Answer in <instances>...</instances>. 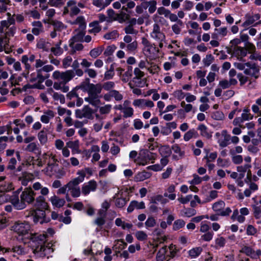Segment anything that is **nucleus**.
Here are the masks:
<instances>
[{"instance_id": "obj_16", "label": "nucleus", "mask_w": 261, "mask_h": 261, "mask_svg": "<svg viewBox=\"0 0 261 261\" xmlns=\"http://www.w3.org/2000/svg\"><path fill=\"white\" fill-rule=\"evenodd\" d=\"M97 182L94 180H90L88 182L84 184L82 187V192L84 195L89 194L90 192H93L97 189Z\"/></svg>"}, {"instance_id": "obj_13", "label": "nucleus", "mask_w": 261, "mask_h": 261, "mask_svg": "<svg viewBox=\"0 0 261 261\" xmlns=\"http://www.w3.org/2000/svg\"><path fill=\"white\" fill-rule=\"evenodd\" d=\"M93 114V110L89 106H85L82 110H77L75 115L77 118L91 119Z\"/></svg>"}, {"instance_id": "obj_9", "label": "nucleus", "mask_w": 261, "mask_h": 261, "mask_svg": "<svg viewBox=\"0 0 261 261\" xmlns=\"http://www.w3.org/2000/svg\"><path fill=\"white\" fill-rule=\"evenodd\" d=\"M31 217L35 223H47L49 219L46 218L45 212L42 210H36L30 212Z\"/></svg>"}, {"instance_id": "obj_49", "label": "nucleus", "mask_w": 261, "mask_h": 261, "mask_svg": "<svg viewBox=\"0 0 261 261\" xmlns=\"http://www.w3.org/2000/svg\"><path fill=\"white\" fill-rule=\"evenodd\" d=\"M10 5V1L0 0V13H3L6 12L8 9V6Z\"/></svg>"}, {"instance_id": "obj_19", "label": "nucleus", "mask_w": 261, "mask_h": 261, "mask_svg": "<svg viewBox=\"0 0 261 261\" xmlns=\"http://www.w3.org/2000/svg\"><path fill=\"white\" fill-rule=\"evenodd\" d=\"M48 129L47 128L43 127L37 134V138L40 143L43 145L47 143L48 141Z\"/></svg>"}, {"instance_id": "obj_25", "label": "nucleus", "mask_w": 261, "mask_h": 261, "mask_svg": "<svg viewBox=\"0 0 261 261\" xmlns=\"http://www.w3.org/2000/svg\"><path fill=\"white\" fill-rule=\"evenodd\" d=\"M72 25L78 24L79 25V29L84 30L86 28V21L85 18L83 16H79L72 21L70 22Z\"/></svg>"}, {"instance_id": "obj_14", "label": "nucleus", "mask_w": 261, "mask_h": 261, "mask_svg": "<svg viewBox=\"0 0 261 261\" xmlns=\"http://www.w3.org/2000/svg\"><path fill=\"white\" fill-rule=\"evenodd\" d=\"M45 195H41L38 197L35 198V201L32 205L37 208L36 210H47L48 205L47 203L46 202L45 198H44Z\"/></svg>"}, {"instance_id": "obj_58", "label": "nucleus", "mask_w": 261, "mask_h": 261, "mask_svg": "<svg viewBox=\"0 0 261 261\" xmlns=\"http://www.w3.org/2000/svg\"><path fill=\"white\" fill-rule=\"evenodd\" d=\"M68 190L70 191L71 195L73 197H79L81 195L80 187H68Z\"/></svg>"}, {"instance_id": "obj_46", "label": "nucleus", "mask_w": 261, "mask_h": 261, "mask_svg": "<svg viewBox=\"0 0 261 261\" xmlns=\"http://www.w3.org/2000/svg\"><path fill=\"white\" fill-rule=\"evenodd\" d=\"M183 25L184 23L182 21H178V22L172 25V30L175 34L178 35L180 33Z\"/></svg>"}, {"instance_id": "obj_27", "label": "nucleus", "mask_w": 261, "mask_h": 261, "mask_svg": "<svg viewBox=\"0 0 261 261\" xmlns=\"http://www.w3.org/2000/svg\"><path fill=\"white\" fill-rule=\"evenodd\" d=\"M50 200L54 206L58 208L62 207L65 203L64 199L60 198L56 195L51 197Z\"/></svg>"}, {"instance_id": "obj_55", "label": "nucleus", "mask_w": 261, "mask_h": 261, "mask_svg": "<svg viewBox=\"0 0 261 261\" xmlns=\"http://www.w3.org/2000/svg\"><path fill=\"white\" fill-rule=\"evenodd\" d=\"M185 222L181 219H178L174 221L173 225V229L177 230L180 228L184 227L185 225Z\"/></svg>"}, {"instance_id": "obj_32", "label": "nucleus", "mask_w": 261, "mask_h": 261, "mask_svg": "<svg viewBox=\"0 0 261 261\" xmlns=\"http://www.w3.org/2000/svg\"><path fill=\"white\" fill-rule=\"evenodd\" d=\"M76 2L74 1H69L67 3V7H70V16L76 15L80 12V9L75 6Z\"/></svg>"}, {"instance_id": "obj_29", "label": "nucleus", "mask_w": 261, "mask_h": 261, "mask_svg": "<svg viewBox=\"0 0 261 261\" xmlns=\"http://www.w3.org/2000/svg\"><path fill=\"white\" fill-rule=\"evenodd\" d=\"M75 34L69 41L79 42L83 41V38L85 35L84 30H75Z\"/></svg>"}, {"instance_id": "obj_59", "label": "nucleus", "mask_w": 261, "mask_h": 261, "mask_svg": "<svg viewBox=\"0 0 261 261\" xmlns=\"http://www.w3.org/2000/svg\"><path fill=\"white\" fill-rule=\"evenodd\" d=\"M153 202L157 203L158 202H160L162 204H165L168 202V200L164 198L163 196L161 195H158L153 197L152 199Z\"/></svg>"}, {"instance_id": "obj_2", "label": "nucleus", "mask_w": 261, "mask_h": 261, "mask_svg": "<svg viewBox=\"0 0 261 261\" xmlns=\"http://www.w3.org/2000/svg\"><path fill=\"white\" fill-rule=\"evenodd\" d=\"M74 77L73 70H67L65 71L56 70L52 74V78L55 81L53 88L57 90H61L64 93L67 92L69 90V87L67 84Z\"/></svg>"}, {"instance_id": "obj_24", "label": "nucleus", "mask_w": 261, "mask_h": 261, "mask_svg": "<svg viewBox=\"0 0 261 261\" xmlns=\"http://www.w3.org/2000/svg\"><path fill=\"white\" fill-rule=\"evenodd\" d=\"M168 252L167 247L166 246L163 247L158 252L156 256V261H164L168 260L167 255L166 253Z\"/></svg>"}, {"instance_id": "obj_44", "label": "nucleus", "mask_w": 261, "mask_h": 261, "mask_svg": "<svg viewBox=\"0 0 261 261\" xmlns=\"http://www.w3.org/2000/svg\"><path fill=\"white\" fill-rule=\"evenodd\" d=\"M134 72L135 77H133L132 82L135 83H137V80L141 79V78L144 76V73L139 68H135Z\"/></svg>"}, {"instance_id": "obj_28", "label": "nucleus", "mask_w": 261, "mask_h": 261, "mask_svg": "<svg viewBox=\"0 0 261 261\" xmlns=\"http://www.w3.org/2000/svg\"><path fill=\"white\" fill-rule=\"evenodd\" d=\"M152 174L151 172L143 170L139 172L135 177V180L137 181H141L150 178Z\"/></svg>"}, {"instance_id": "obj_8", "label": "nucleus", "mask_w": 261, "mask_h": 261, "mask_svg": "<svg viewBox=\"0 0 261 261\" xmlns=\"http://www.w3.org/2000/svg\"><path fill=\"white\" fill-rule=\"evenodd\" d=\"M156 1H147V0L141 3L139 5L136 7V12L138 14H141L143 12L144 10H146L148 8V12L149 13H153L156 9Z\"/></svg>"}, {"instance_id": "obj_36", "label": "nucleus", "mask_w": 261, "mask_h": 261, "mask_svg": "<svg viewBox=\"0 0 261 261\" xmlns=\"http://www.w3.org/2000/svg\"><path fill=\"white\" fill-rule=\"evenodd\" d=\"M77 42L69 41V46L71 48V54L73 55L77 51L83 50L84 46L81 43H75Z\"/></svg>"}, {"instance_id": "obj_51", "label": "nucleus", "mask_w": 261, "mask_h": 261, "mask_svg": "<svg viewBox=\"0 0 261 261\" xmlns=\"http://www.w3.org/2000/svg\"><path fill=\"white\" fill-rule=\"evenodd\" d=\"M134 162L139 165L145 166L148 162L144 157H143L142 150L140 152L139 156L134 160Z\"/></svg>"}, {"instance_id": "obj_57", "label": "nucleus", "mask_w": 261, "mask_h": 261, "mask_svg": "<svg viewBox=\"0 0 261 261\" xmlns=\"http://www.w3.org/2000/svg\"><path fill=\"white\" fill-rule=\"evenodd\" d=\"M230 141H231V136L229 135L224 137L223 140H219L218 143L220 147L223 148L226 147L229 144Z\"/></svg>"}, {"instance_id": "obj_45", "label": "nucleus", "mask_w": 261, "mask_h": 261, "mask_svg": "<svg viewBox=\"0 0 261 261\" xmlns=\"http://www.w3.org/2000/svg\"><path fill=\"white\" fill-rule=\"evenodd\" d=\"M103 49V48L102 46L94 48L90 50L89 52V55L92 58L95 59L102 53Z\"/></svg>"}, {"instance_id": "obj_56", "label": "nucleus", "mask_w": 261, "mask_h": 261, "mask_svg": "<svg viewBox=\"0 0 261 261\" xmlns=\"http://www.w3.org/2000/svg\"><path fill=\"white\" fill-rule=\"evenodd\" d=\"M72 62V58L70 56H68L62 60L63 68L66 69L71 66Z\"/></svg>"}, {"instance_id": "obj_48", "label": "nucleus", "mask_w": 261, "mask_h": 261, "mask_svg": "<svg viewBox=\"0 0 261 261\" xmlns=\"http://www.w3.org/2000/svg\"><path fill=\"white\" fill-rule=\"evenodd\" d=\"M132 76V67H128L127 70L122 74L121 80L124 83L128 82Z\"/></svg>"}, {"instance_id": "obj_63", "label": "nucleus", "mask_w": 261, "mask_h": 261, "mask_svg": "<svg viewBox=\"0 0 261 261\" xmlns=\"http://www.w3.org/2000/svg\"><path fill=\"white\" fill-rule=\"evenodd\" d=\"M110 92L112 98H114L116 101H120L123 99V95L118 91L112 90Z\"/></svg>"}, {"instance_id": "obj_62", "label": "nucleus", "mask_w": 261, "mask_h": 261, "mask_svg": "<svg viewBox=\"0 0 261 261\" xmlns=\"http://www.w3.org/2000/svg\"><path fill=\"white\" fill-rule=\"evenodd\" d=\"M47 43L45 42L44 39H40L37 43V47L39 49H42L43 50L47 51Z\"/></svg>"}, {"instance_id": "obj_4", "label": "nucleus", "mask_w": 261, "mask_h": 261, "mask_svg": "<svg viewBox=\"0 0 261 261\" xmlns=\"http://www.w3.org/2000/svg\"><path fill=\"white\" fill-rule=\"evenodd\" d=\"M102 91V85L100 83L96 84H91L88 91V96L85 97L84 100L89 104L95 107H99L101 104L99 94Z\"/></svg>"}, {"instance_id": "obj_41", "label": "nucleus", "mask_w": 261, "mask_h": 261, "mask_svg": "<svg viewBox=\"0 0 261 261\" xmlns=\"http://www.w3.org/2000/svg\"><path fill=\"white\" fill-rule=\"evenodd\" d=\"M142 154L143 157L146 159L148 163L149 161H154L156 159V154L146 149L142 150Z\"/></svg>"}, {"instance_id": "obj_35", "label": "nucleus", "mask_w": 261, "mask_h": 261, "mask_svg": "<svg viewBox=\"0 0 261 261\" xmlns=\"http://www.w3.org/2000/svg\"><path fill=\"white\" fill-rule=\"evenodd\" d=\"M240 252L253 259H255L256 256L255 251L252 248L247 246H244L240 250Z\"/></svg>"}, {"instance_id": "obj_50", "label": "nucleus", "mask_w": 261, "mask_h": 261, "mask_svg": "<svg viewBox=\"0 0 261 261\" xmlns=\"http://www.w3.org/2000/svg\"><path fill=\"white\" fill-rule=\"evenodd\" d=\"M160 153L162 156L168 157L171 154V150L169 146H163L160 149Z\"/></svg>"}, {"instance_id": "obj_10", "label": "nucleus", "mask_w": 261, "mask_h": 261, "mask_svg": "<svg viewBox=\"0 0 261 261\" xmlns=\"http://www.w3.org/2000/svg\"><path fill=\"white\" fill-rule=\"evenodd\" d=\"M225 204L223 201L220 200L215 202L212 205V209L218 215L222 216H228L231 212V210L230 207H227L225 210Z\"/></svg>"}, {"instance_id": "obj_12", "label": "nucleus", "mask_w": 261, "mask_h": 261, "mask_svg": "<svg viewBox=\"0 0 261 261\" xmlns=\"http://www.w3.org/2000/svg\"><path fill=\"white\" fill-rule=\"evenodd\" d=\"M246 66L248 67L244 70V72L245 74L250 75L255 79H257L259 72V67L255 64H251L250 62L246 63Z\"/></svg>"}, {"instance_id": "obj_5", "label": "nucleus", "mask_w": 261, "mask_h": 261, "mask_svg": "<svg viewBox=\"0 0 261 261\" xmlns=\"http://www.w3.org/2000/svg\"><path fill=\"white\" fill-rule=\"evenodd\" d=\"M50 160L47 163V165L42 171L46 175L48 176H52L55 175L58 178H61L65 174V172L62 169L59 168V165L57 163V159L56 158L55 155H51L49 156Z\"/></svg>"}, {"instance_id": "obj_61", "label": "nucleus", "mask_w": 261, "mask_h": 261, "mask_svg": "<svg viewBox=\"0 0 261 261\" xmlns=\"http://www.w3.org/2000/svg\"><path fill=\"white\" fill-rule=\"evenodd\" d=\"M136 238L141 241H145L147 239V234L143 231H138L135 233Z\"/></svg>"}, {"instance_id": "obj_53", "label": "nucleus", "mask_w": 261, "mask_h": 261, "mask_svg": "<svg viewBox=\"0 0 261 261\" xmlns=\"http://www.w3.org/2000/svg\"><path fill=\"white\" fill-rule=\"evenodd\" d=\"M138 47V42L136 40L133 41L132 42L127 44L126 51L128 53L135 52Z\"/></svg>"}, {"instance_id": "obj_34", "label": "nucleus", "mask_w": 261, "mask_h": 261, "mask_svg": "<svg viewBox=\"0 0 261 261\" xmlns=\"http://www.w3.org/2000/svg\"><path fill=\"white\" fill-rule=\"evenodd\" d=\"M99 216L97 217L94 220V224L98 226L101 227L103 225L106 223V214L102 211H99Z\"/></svg>"}, {"instance_id": "obj_60", "label": "nucleus", "mask_w": 261, "mask_h": 261, "mask_svg": "<svg viewBox=\"0 0 261 261\" xmlns=\"http://www.w3.org/2000/svg\"><path fill=\"white\" fill-rule=\"evenodd\" d=\"M214 60L213 56L211 54H208L203 59L202 62L205 66L208 67L213 63Z\"/></svg>"}, {"instance_id": "obj_31", "label": "nucleus", "mask_w": 261, "mask_h": 261, "mask_svg": "<svg viewBox=\"0 0 261 261\" xmlns=\"http://www.w3.org/2000/svg\"><path fill=\"white\" fill-rule=\"evenodd\" d=\"M66 146L67 147L70 148L72 150L73 153H80L81 151L79 149L80 144L79 140H75L74 141H69L66 143Z\"/></svg>"}, {"instance_id": "obj_15", "label": "nucleus", "mask_w": 261, "mask_h": 261, "mask_svg": "<svg viewBox=\"0 0 261 261\" xmlns=\"http://www.w3.org/2000/svg\"><path fill=\"white\" fill-rule=\"evenodd\" d=\"M78 177L74 178L67 184L68 187H79L77 186L84 180L86 176L85 171L79 170L77 172Z\"/></svg>"}, {"instance_id": "obj_1", "label": "nucleus", "mask_w": 261, "mask_h": 261, "mask_svg": "<svg viewBox=\"0 0 261 261\" xmlns=\"http://www.w3.org/2000/svg\"><path fill=\"white\" fill-rule=\"evenodd\" d=\"M11 230L23 239L24 237L30 239L32 242L31 244L33 253L37 257H49L54 252L51 246L47 243L46 245L47 234H33L30 232V224L25 221H18L15 222L11 227Z\"/></svg>"}, {"instance_id": "obj_17", "label": "nucleus", "mask_w": 261, "mask_h": 261, "mask_svg": "<svg viewBox=\"0 0 261 261\" xmlns=\"http://www.w3.org/2000/svg\"><path fill=\"white\" fill-rule=\"evenodd\" d=\"M34 178L33 174L27 172H23L20 176H18V180L21 182L22 185L26 186L30 181Z\"/></svg>"}, {"instance_id": "obj_22", "label": "nucleus", "mask_w": 261, "mask_h": 261, "mask_svg": "<svg viewBox=\"0 0 261 261\" xmlns=\"http://www.w3.org/2000/svg\"><path fill=\"white\" fill-rule=\"evenodd\" d=\"M197 129L200 132V135L207 139H210L212 137L213 132L204 124H201L198 125Z\"/></svg>"}, {"instance_id": "obj_43", "label": "nucleus", "mask_w": 261, "mask_h": 261, "mask_svg": "<svg viewBox=\"0 0 261 261\" xmlns=\"http://www.w3.org/2000/svg\"><path fill=\"white\" fill-rule=\"evenodd\" d=\"M92 83H90L89 79H87L86 81L82 82L78 86L79 89H81L84 92H86L87 93L89 90Z\"/></svg>"}, {"instance_id": "obj_21", "label": "nucleus", "mask_w": 261, "mask_h": 261, "mask_svg": "<svg viewBox=\"0 0 261 261\" xmlns=\"http://www.w3.org/2000/svg\"><path fill=\"white\" fill-rule=\"evenodd\" d=\"M122 195V193L120 194V192H118L117 194H116L114 197V198L116 199L115 203V205L119 208L123 207L129 200L128 199H126L125 198L123 197Z\"/></svg>"}, {"instance_id": "obj_37", "label": "nucleus", "mask_w": 261, "mask_h": 261, "mask_svg": "<svg viewBox=\"0 0 261 261\" xmlns=\"http://www.w3.org/2000/svg\"><path fill=\"white\" fill-rule=\"evenodd\" d=\"M202 251V248L200 247L193 248L188 251V255L191 258H194L198 257Z\"/></svg>"}, {"instance_id": "obj_23", "label": "nucleus", "mask_w": 261, "mask_h": 261, "mask_svg": "<svg viewBox=\"0 0 261 261\" xmlns=\"http://www.w3.org/2000/svg\"><path fill=\"white\" fill-rule=\"evenodd\" d=\"M55 116V113L51 110H47L44 112L43 114L40 117V120L43 123L47 124Z\"/></svg>"}, {"instance_id": "obj_7", "label": "nucleus", "mask_w": 261, "mask_h": 261, "mask_svg": "<svg viewBox=\"0 0 261 261\" xmlns=\"http://www.w3.org/2000/svg\"><path fill=\"white\" fill-rule=\"evenodd\" d=\"M150 36L159 44L161 48L163 47L164 43H166L165 35L161 31L160 27L157 23L153 24Z\"/></svg>"}, {"instance_id": "obj_47", "label": "nucleus", "mask_w": 261, "mask_h": 261, "mask_svg": "<svg viewBox=\"0 0 261 261\" xmlns=\"http://www.w3.org/2000/svg\"><path fill=\"white\" fill-rule=\"evenodd\" d=\"M26 150L29 152H40V149L39 147V145L35 142L29 143L26 147Z\"/></svg>"}, {"instance_id": "obj_30", "label": "nucleus", "mask_w": 261, "mask_h": 261, "mask_svg": "<svg viewBox=\"0 0 261 261\" xmlns=\"http://www.w3.org/2000/svg\"><path fill=\"white\" fill-rule=\"evenodd\" d=\"M168 249L169 250V251L167 253L168 260L175 257L177 252L179 251L176 246L172 244L168 246L167 248V250Z\"/></svg>"}, {"instance_id": "obj_33", "label": "nucleus", "mask_w": 261, "mask_h": 261, "mask_svg": "<svg viewBox=\"0 0 261 261\" xmlns=\"http://www.w3.org/2000/svg\"><path fill=\"white\" fill-rule=\"evenodd\" d=\"M32 189L35 191L40 190V193L42 195H47L49 193V190L46 187H43L39 182H36L33 184Z\"/></svg>"}, {"instance_id": "obj_52", "label": "nucleus", "mask_w": 261, "mask_h": 261, "mask_svg": "<svg viewBox=\"0 0 261 261\" xmlns=\"http://www.w3.org/2000/svg\"><path fill=\"white\" fill-rule=\"evenodd\" d=\"M112 105L107 104L103 106L100 107L99 108V112L101 115H107L110 113L112 110Z\"/></svg>"}, {"instance_id": "obj_40", "label": "nucleus", "mask_w": 261, "mask_h": 261, "mask_svg": "<svg viewBox=\"0 0 261 261\" xmlns=\"http://www.w3.org/2000/svg\"><path fill=\"white\" fill-rule=\"evenodd\" d=\"M8 44V40L6 37H0V52L5 51L6 54H9L10 51L7 49Z\"/></svg>"}, {"instance_id": "obj_11", "label": "nucleus", "mask_w": 261, "mask_h": 261, "mask_svg": "<svg viewBox=\"0 0 261 261\" xmlns=\"http://www.w3.org/2000/svg\"><path fill=\"white\" fill-rule=\"evenodd\" d=\"M6 179L5 176H0V193L6 194L15 189L13 182L10 180H5Z\"/></svg>"}, {"instance_id": "obj_39", "label": "nucleus", "mask_w": 261, "mask_h": 261, "mask_svg": "<svg viewBox=\"0 0 261 261\" xmlns=\"http://www.w3.org/2000/svg\"><path fill=\"white\" fill-rule=\"evenodd\" d=\"M115 224L117 226H120L123 229H129L133 227V224L130 223H126L123 221L121 218H117L115 220Z\"/></svg>"}, {"instance_id": "obj_18", "label": "nucleus", "mask_w": 261, "mask_h": 261, "mask_svg": "<svg viewBox=\"0 0 261 261\" xmlns=\"http://www.w3.org/2000/svg\"><path fill=\"white\" fill-rule=\"evenodd\" d=\"M145 208L143 201L138 202L136 200L132 201L127 207V211L128 213H132L135 209L140 210Z\"/></svg>"}, {"instance_id": "obj_54", "label": "nucleus", "mask_w": 261, "mask_h": 261, "mask_svg": "<svg viewBox=\"0 0 261 261\" xmlns=\"http://www.w3.org/2000/svg\"><path fill=\"white\" fill-rule=\"evenodd\" d=\"M232 152L233 151L232 150H230V153L232 154L231 159L232 162L236 165L241 164L243 161L242 155L234 154Z\"/></svg>"}, {"instance_id": "obj_6", "label": "nucleus", "mask_w": 261, "mask_h": 261, "mask_svg": "<svg viewBox=\"0 0 261 261\" xmlns=\"http://www.w3.org/2000/svg\"><path fill=\"white\" fill-rule=\"evenodd\" d=\"M54 70V67L51 65H46L42 68L37 69L36 76H35L33 74H31L30 81L33 82L35 80H38L39 82H43L45 80L49 77V74L48 72Z\"/></svg>"}, {"instance_id": "obj_42", "label": "nucleus", "mask_w": 261, "mask_h": 261, "mask_svg": "<svg viewBox=\"0 0 261 261\" xmlns=\"http://www.w3.org/2000/svg\"><path fill=\"white\" fill-rule=\"evenodd\" d=\"M51 24L53 25L54 29L57 31H62L66 29L67 27L62 22L58 20H53Z\"/></svg>"}, {"instance_id": "obj_3", "label": "nucleus", "mask_w": 261, "mask_h": 261, "mask_svg": "<svg viewBox=\"0 0 261 261\" xmlns=\"http://www.w3.org/2000/svg\"><path fill=\"white\" fill-rule=\"evenodd\" d=\"M36 193L31 187L24 188L20 195V197L13 198L15 204L14 208L18 210L24 209L27 205H32L35 201Z\"/></svg>"}, {"instance_id": "obj_26", "label": "nucleus", "mask_w": 261, "mask_h": 261, "mask_svg": "<svg viewBox=\"0 0 261 261\" xmlns=\"http://www.w3.org/2000/svg\"><path fill=\"white\" fill-rule=\"evenodd\" d=\"M233 51L236 56H237L238 59L240 61H242L243 58L246 56L247 54V49L240 46L234 47Z\"/></svg>"}, {"instance_id": "obj_64", "label": "nucleus", "mask_w": 261, "mask_h": 261, "mask_svg": "<svg viewBox=\"0 0 261 261\" xmlns=\"http://www.w3.org/2000/svg\"><path fill=\"white\" fill-rule=\"evenodd\" d=\"M157 12L159 15H164L165 17L168 18L171 11L164 7H161L158 8Z\"/></svg>"}, {"instance_id": "obj_38", "label": "nucleus", "mask_w": 261, "mask_h": 261, "mask_svg": "<svg viewBox=\"0 0 261 261\" xmlns=\"http://www.w3.org/2000/svg\"><path fill=\"white\" fill-rule=\"evenodd\" d=\"M198 134L196 130H195L194 129H191L188 131L186 133H185L184 136V139L185 141H188L191 138H198Z\"/></svg>"}, {"instance_id": "obj_20", "label": "nucleus", "mask_w": 261, "mask_h": 261, "mask_svg": "<svg viewBox=\"0 0 261 261\" xmlns=\"http://www.w3.org/2000/svg\"><path fill=\"white\" fill-rule=\"evenodd\" d=\"M244 161L246 163L244 165L239 166L237 167V171L240 173H245L248 169H250L252 167L250 163L251 162V158L249 156H245Z\"/></svg>"}]
</instances>
